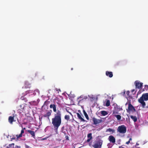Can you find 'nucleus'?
<instances>
[{
    "mask_svg": "<svg viewBox=\"0 0 148 148\" xmlns=\"http://www.w3.org/2000/svg\"><path fill=\"white\" fill-rule=\"evenodd\" d=\"M61 111L59 110H58L57 112L54 114V117L52 119V123L56 132L57 131L59 127L61 124Z\"/></svg>",
    "mask_w": 148,
    "mask_h": 148,
    "instance_id": "1",
    "label": "nucleus"
},
{
    "mask_svg": "<svg viewBox=\"0 0 148 148\" xmlns=\"http://www.w3.org/2000/svg\"><path fill=\"white\" fill-rule=\"evenodd\" d=\"M148 100V93L143 94L142 96L138 99V102L142 105L143 107H144L146 104L144 101Z\"/></svg>",
    "mask_w": 148,
    "mask_h": 148,
    "instance_id": "2",
    "label": "nucleus"
},
{
    "mask_svg": "<svg viewBox=\"0 0 148 148\" xmlns=\"http://www.w3.org/2000/svg\"><path fill=\"white\" fill-rule=\"evenodd\" d=\"M102 143L103 141L102 140L97 139L94 141L93 145H92L91 142L90 143L89 145L94 148H101L102 145Z\"/></svg>",
    "mask_w": 148,
    "mask_h": 148,
    "instance_id": "3",
    "label": "nucleus"
},
{
    "mask_svg": "<svg viewBox=\"0 0 148 148\" xmlns=\"http://www.w3.org/2000/svg\"><path fill=\"white\" fill-rule=\"evenodd\" d=\"M117 131L120 133L125 134L126 132L127 128L124 125H122L118 127Z\"/></svg>",
    "mask_w": 148,
    "mask_h": 148,
    "instance_id": "4",
    "label": "nucleus"
},
{
    "mask_svg": "<svg viewBox=\"0 0 148 148\" xmlns=\"http://www.w3.org/2000/svg\"><path fill=\"white\" fill-rule=\"evenodd\" d=\"M88 98L87 95H82L78 97L77 98L78 100L79 99L78 101V103H81L84 102Z\"/></svg>",
    "mask_w": 148,
    "mask_h": 148,
    "instance_id": "5",
    "label": "nucleus"
},
{
    "mask_svg": "<svg viewBox=\"0 0 148 148\" xmlns=\"http://www.w3.org/2000/svg\"><path fill=\"white\" fill-rule=\"evenodd\" d=\"M127 111L128 113H130L131 111L134 112L136 111L135 109L130 103L128 104V109H127Z\"/></svg>",
    "mask_w": 148,
    "mask_h": 148,
    "instance_id": "6",
    "label": "nucleus"
},
{
    "mask_svg": "<svg viewBox=\"0 0 148 148\" xmlns=\"http://www.w3.org/2000/svg\"><path fill=\"white\" fill-rule=\"evenodd\" d=\"M92 120L93 122V124L95 125L99 124L102 121V120L97 119L95 117L92 118Z\"/></svg>",
    "mask_w": 148,
    "mask_h": 148,
    "instance_id": "7",
    "label": "nucleus"
},
{
    "mask_svg": "<svg viewBox=\"0 0 148 148\" xmlns=\"http://www.w3.org/2000/svg\"><path fill=\"white\" fill-rule=\"evenodd\" d=\"M135 84L136 87L139 89L141 88L143 84V83H140L138 81H135Z\"/></svg>",
    "mask_w": 148,
    "mask_h": 148,
    "instance_id": "8",
    "label": "nucleus"
},
{
    "mask_svg": "<svg viewBox=\"0 0 148 148\" xmlns=\"http://www.w3.org/2000/svg\"><path fill=\"white\" fill-rule=\"evenodd\" d=\"M52 111L51 110H48L47 113L44 115L43 116L45 117H47L48 119L49 118V117L51 115Z\"/></svg>",
    "mask_w": 148,
    "mask_h": 148,
    "instance_id": "9",
    "label": "nucleus"
},
{
    "mask_svg": "<svg viewBox=\"0 0 148 148\" xmlns=\"http://www.w3.org/2000/svg\"><path fill=\"white\" fill-rule=\"evenodd\" d=\"M49 107L50 108L53 109L54 112L56 113L57 111L56 110V105L54 104H51L50 105Z\"/></svg>",
    "mask_w": 148,
    "mask_h": 148,
    "instance_id": "10",
    "label": "nucleus"
},
{
    "mask_svg": "<svg viewBox=\"0 0 148 148\" xmlns=\"http://www.w3.org/2000/svg\"><path fill=\"white\" fill-rule=\"evenodd\" d=\"M108 139L110 142L112 143H114L115 142V138L112 135L109 136Z\"/></svg>",
    "mask_w": 148,
    "mask_h": 148,
    "instance_id": "11",
    "label": "nucleus"
},
{
    "mask_svg": "<svg viewBox=\"0 0 148 148\" xmlns=\"http://www.w3.org/2000/svg\"><path fill=\"white\" fill-rule=\"evenodd\" d=\"M8 120L9 123L10 124H13V122L15 121L14 120V116H9L8 118Z\"/></svg>",
    "mask_w": 148,
    "mask_h": 148,
    "instance_id": "12",
    "label": "nucleus"
},
{
    "mask_svg": "<svg viewBox=\"0 0 148 148\" xmlns=\"http://www.w3.org/2000/svg\"><path fill=\"white\" fill-rule=\"evenodd\" d=\"M87 138H88L87 140V142H89L92 139V133H90L88 134L87 135Z\"/></svg>",
    "mask_w": 148,
    "mask_h": 148,
    "instance_id": "13",
    "label": "nucleus"
},
{
    "mask_svg": "<svg viewBox=\"0 0 148 148\" xmlns=\"http://www.w3.org/2000/svg\"><path fill=\"white\" fill-rule=\"evenodd\" d=\"M106 76L110 78L112 77L113 76L112 73V72L106 71Z\"/></svg>",
    "mask_w": 148,
    "mask_h": 148,
    "instance_id": "14",
    "label": "nucleus"
},
{
    "mask_svg": "<svg viewBox=\"0 0 148 148\" xmlns=\"http://www.w3.org/2000/svg\"><path fill=\"white\" fill-rule=\"evenodd\" d=\"M131 118L132 119L134 122H136L137 120V118L136 116L133 115L130 116Z\"/></svg>",
    "mask_w": 148,
    "mask_h": 148,
    "instance_id": "15",
    "label": "nucleus"
},
{
    "mask_svg": "<svg viewBox=\"0 0 148 148\" xmlns=\"http://www.w3.org/2000/svg\"><path fill=\"white\" fill-rule=\"evenodd\" d=\"M77 116L78 118L79 119H80L81 120V121H83V122H84L85 121V120L82 117L81 115L80 114H79L78 113H77Z\"/></svg>",
    "mask_w": 148,
    "mask_h": 148,
    "instance_id": "16",
    "label": "nucleus"
},
{
    "mask_svg": "<svg viewBox=\"0 0 148 148\" xmlns=\"http://www.w3.org/2000/svg\"><path fill=\"white\" fill-rule=\"evenodd\" d=\"M27 132L31 134L32 136L34 137L35 136V132L34 131L28 130H27Z\"/></svg>",
    "mask_w": 148,
    "mask_h": 148,
    "instance_id": "17",
    "label": "nucleus"
},
{
    "mask_svg": "<svg viewBox=\"0 0 148 148\" xmlns=\"http://www.w3.org/2000/svg\"><path fill=\"white\" fill-rule=\"evenodd\" d=\"M25 88H29L31 86V84L27 81L25 82Z\"/></svg>",
    "mask_w": 148,
    "mask_h": 148,
    "instance_id": "18",
    "label": "nucleus"
},
{
    "mask_svg": "<svg viewBox=\"0 0 148 148\" xmlns=\"http://www.w3.org/2000/svg\"><path fill=\"white\" fill-rule=\"evenodd\" d=\"M26 104L25 103H23V104H21L20 106V108L21 109L20 110H23L24 109V108L26 105Z\"/></svg>",
    "mask_w": 148,
    "mask_h": 148,
    "instance_id": "19",
    "label": "nucleus"
},
{
    "mask_svg": "<svg viewBox=\"0 0 148 148\" xmlns=\"http://www.w3.org/2000/svg\"><path fill=\"white\" fill-rule=\"evenodd\" d=\"M114 116L116 118L117 120L119 121L121 120V115L119 114H115L114 115Z\"/></svg>",
    "mask_w": 148,
    "mask_h": 148,
    "instance_id": "20",
    "label": "nucleus"
},
{
    "mask_svg": "<svg viewBox=\"0 0 148 148\" xmlns=\"http://www.w3.org/2000/svg\"><path fill=\"white\" fill-rule=\"evenodd\" d=\"M107 112L105 111H101V114L103 116H105L107 115L108 114Z\"/></svg>",
    "mask_w": 148,
    "mask_h": 148,
    "instance_id": "21",
    "label": "nucleus"
},
{
    "mask_svg": "<svg viewBox=\"0 0 148 148\" xmlns=\"http://www.w3.org/2000/svg\"><path fill=\"white\" fill-rule=\"evenodd\" d=\"M106 132H112V133H113L114 132L115 130H114L112 129L111 128H108L106 130Z\"/></svg>",
    "mask_w": 148,
    "mask_h": 148,
    "instance_id": "22",
    "label": "nucleus"
},
{
    "mask_svg": "<svg viewBox=\"0 0 148 148\" xmlns=\"http://www.w3.org/2000/svg\"><path fill=\"white\" fill-rule=\"evenodd\" d=\"M106 106L108 107L110 106V101L108 99H106Z\"/></svg>",
    "mask_w": 148,
    "mask_h": 148,
    "instance_id": "23",
    "label": "nucleus"
},
{
    "mask_svg": "<svg viewBox=\"0 0 148 148\" xmlns=\"http://www.w3.org/2000/svg\"><path fill=\"white\" fill-rule=\"evenodd\" d=\"M83 112L84 115H85L86 118L87 119V120H89V117L88 115L87 114V113H86V111L84 110H83Z\"/></svg>",
    "mask_w": 148,
    "mask_h": 148,
    "instance_id": "24",
    "label": "nucleus"
},
{
    "mask_svg": "<svg viewBox=\"0 0 148 148\" xmlns=\"http://www.w3.org/2000/svg\"><path fill=\"white\" fill-rule=\"evenodd\" d=\"M50 103V101H48V100H47L45 102L43 106H47Z\"/></svg>",
    "mask_w": 148,
    "mask_h": 148,
    "instance_id": "25",
    "label": "nucleus"
},
{
    "mask_svg": "<svg viewBox=\"0 0 148 148\" xmlns=\"http://www.w3.org/2000/svg\"><path fill=\"white\" fill-rule=\"evenodd\" d=\"M64 119L67 121L69 120L70 119V116L68 115H65L64 116Z\"/></svg>",
    "mask_w": 148,
    "mask_h": 148,
    "instance_id": "26",
    "label": "nucleus"
},
{
    "mask_svg": "<svg viewBox=\"0 0 148 148\" xmlns=\"http://www.w3.org/2000/svg\"><path fill=\"white\" fill-rule=\"evenodd\" d=\"M21 99L22 100H24L25 102H27V98L24 97H21Z\"/></svg>",
    "mask_w": 148,
    "mask_h": 148,
    "instance_id": "27",
    "label": "nucleus"
},
{
    "mask_svg": "<svg viewBox=\"0 0 148 148\" xmlns=\"http://www.w3.org/2000/svg\"><path fill=\"white\" fill-rule=\"evenodd\" d=\"M14 143H12L10 144L8 146L9 148H14Z\"/></svg>",
    "mask_w": 148,
    "mask_h": 148,
    "instance_id": "28",
    "label": "nucleus"
},
{
    "mask_svg": "<svg viewBox=\"0 0 148 148\" xmlns=\"http://www.w3.org/2000/svg\"><path fill=\"white\" fill-rule=\"evenodd\" d=\"M34 92V91L33 90H29L26 91V93L27 94V93H32Z\"/></svg>",
    "mask_w": 148,
    "mask_h": 148,
    "instance_id": "29",
    "label": "nucleus"
},
{
    "mask_svg": "<svg viewBox=\"0 0 148 148\" xmlns=\"http://www.w3.org/2000/svg\"><path fill=\"white\" fill-rule=\"evenodd\" d=\"M130 92L129 91H127L126 92V94L127 95V96L129 97H130Z\"/></svg>",
    "mask_w": 148,
    "mask_h": 148,
    "instance_id": "30",
    "label": "nucleus"
},
{
    "mask_svg": "<svg viewBox=\"0 0 148 148\" xmlns=\"http://www.w3.org/2000/svg\"><path fill=\"white\" fill-rule=\"evenodd\" d=\"M16 137L18 138L19 137H21L22 136V134H21V133L19 135H16Z\"/></svg>",
    "mask_w": 148,
    "mask_h": 148,
    "instance_id": "31",
    "label": "nucleus"
},
{
    "mask_svg": "<svg viewBox=\"0 0 148 148\" xmlns=\"http://www.w3.org/2000/svg\"><path fill=\"white\" fill-rule=\"evenodd\" d=\"M66 139L67 140H69V137L68 136H66L65 137Z\"/></svg>",
    "mask_w": 148,
    "mask_h": 148,
    "instance_id": "32",
    "label": "nucleus"
},
{
    "mask_svg": "<svg viewBox=\"0 0 148 148\" xmlns=\"http://www.w3.org/2000/svg\"><path fill=\"white\" fill-rule=\"evenodd\" d=\"M24 133V130H21V134H23V133Z\"/></svg>",
    "mask_w": 148,
    "mask_h": 148,
    "instance_id": "33",
    "label": "nucleus"
},
{
    "mask_svg": "<svg viewBox=\"0 0 148 148\" xmlns=\"http://www.w3.org/2000/svg\"><path fill=\"white\" fill-rule=\"evenodd\" d=\"M130 143V141H128L126 143V144L127 145H128Z\"/></svg>",
    "mask_w": 148,
    "mask_h": 148,
    "instance_id": "34",
    "label": "nucleus"
},
{
    "mask_svg": "<svg viewBox=\"0 0 148 148\" xmlns=\"http://www.w3.org/2000/svg\"><path fill=\"white\" fill-rule=\"evenodd\" d=\"M132 140V138H130L129 141H130H130Z\"/></svg>",
    "mask_w": 148,
    "mask_h": 148,
    "instance_id": "35",
    "label": "nucleus"
},
{
    "mask_svg": "<svg viewBox=\"0 0 148 148\" xmlns=\"http://www.w3.org/2000/svg\"><path fill=\"white\" fill-rule=\"evenodd\" d=\"M134 91H135V90H134V89H133V90H132V92H133Z\"/></svg>",
    "mask_w": 148,
    "mask_h": 148,
    "instance_id": "36",
    "label": "nucleus"
},
{
    "mask_svg": "<svg viewBox=\"0 0 148 148\" xmlns=\"http://www.w3.org/2000/svg\"><path fill=\"white\" fill-rule=\"evenodd\" d=\"M145 87L148 88V85L145 86Z\"/></svg>",
    "mask_w": 148,
    "mask_h": 148,
    "instance_id": "37",
    "label": "nucleus"
},
{
    "mask_svg": "<svg viewBox=\"0 0 148 148\" xmlns=\"http://www.w3.org/2000/svg\"><path fill=\"white\" fill-rule=\"evenodd\" d=\"M34 91H36V92H38V90H35Z\"/></svg>",
    "mask_w": 148,
    "mask_h": 148,
    "instance_id": "38",
    "label": "nucleus"
},
{
    "mask_svg": "<svg viewBox=\"0 0 148 148\" xmlns=\"http://www.w3.org/2000/svg\"><path fill=\"white\" fill-rule=\"evenodd\" d=\"M11 139H15V137L13 138H11Z\"/></svg>",
    "mask_w": 148,
    "mask_h": 148,
    "instance_id": "39",
    "label": "nucleus"
},
{
    "mask_svg": "<svg viewBox=\"0 0 148 148\" xmlns=\"http://www.w3.org/2000/svg\"><path fill=\"white\" fill-rule=\"evenodd\" d=\"M58 91H61V90H60V89H58Z\"/></svg>",
    "mask_w": 148,
    "mask_h": 148,
    "instance_id": "40",
    "label": "nucleus"
},
{
    "mask_svg": "<svg viewBox=\"0 0 148 148\" xmlns=\"http://www.w3.org/2000/svg\"><path fill=\"white\" fill-rule=\"evenodd\" d=\"M119 148H124L123 147H119Z\"/></svg>",
    "mask_w": 148,
    "mask_h": 148,
    "instance_id": "41",
    "label": "nucleus"
},
{
    "mask_svg": "<svg viewBox=\"0 0 148 148\" xmlns=\"http://www.w3.org/2000/svg\"><path fill=\"white\" fill-rule=\"evenodd\" d=\"M69 113L71 114V115L72 116V114L71 112H69Z\"/></svg>",
    "mask_w": 148,
    "mask_h": 148,
    "instance_id": "42",
    "label": "nucleus"
},
{
    "mask_svg": "<svg viewBox=\"0 0 148 148\" xmlns=\"http://www.w3.org/2000/svg\"><path fill=\"white\" fill-rule=\"evenodd\" d=\"M56 91H58V89H57V88H56Z\"/></svg>",
    "mask_w": 148,
    "mask_h": 148,
    "instance_id": "43",
    "label": "nucleus"
},
{
    "mask_svg": "<svg viewBox=\"0 0 148 148\" xmlns=\"http://www.w3.org/2000/svg\"><path fill=\"white\" fill-rule=\"evenodd\" d=\"M139 92H138V93H137V95H138V94H139Z\"/></svg>",
    "mask_w": 148,
    "mask_h": 148,
    "instance_id": "44",
    "label": "nucleus"
},
{
    "mask_svg": "<svg viewBox=\"0 0 148 148\" xmlns=\"http://www.w3.org/2000/svg\"><path fill=\"white\" fill-rule=\"evenodd\" d=\"M73 70V68H72L71 69V70Z\"/></svg>",
    "mask_w": 148,
    "mask_h": 148,
    "instance_id": "45",
    "label": "nucleus"
},
{
    "mask_svg": "<svg viewBox=\"0 0 148 148\" xmlns=\"http://www.w3.org/2000/svg\"><path fill=\"white\" fill-rule=\"evenodd\" d=\"M114 113H115L114 112H113V114H114Z\"/></svg>",
    "mask_w": 148,
    "mask_h": 148,
    "instance_id": "46",
    "label": "nucleus"
}]
</instances>
